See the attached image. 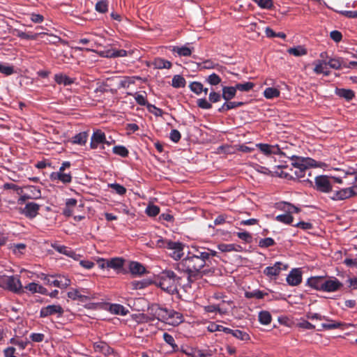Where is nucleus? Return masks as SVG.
<instances>
[{
  "label": "nucleus",
  "mask_w": 357,
  "mask_h": 357,
  "mask_svg": "<svg viewBox=\"0 0 357 357\" xmlns=\"http://www.w3.org/2000/svg\"><path fill=\"white\" fill-rule=\"evenodd\" d=\"M292 165L295 168H306L310 167H316V161L310 158H301L297 156H293Z\"/></svg>",
  "instance_id": "8"
},
{
  "label": "nucleus",
  "mask_w": 357,
  "mask_h": 357,
  "mask_svg": "<svg viewBox=\"0 0 357 357\" xmlns=\"http://www.w3.org/2000/svg\"><path fill=\"white\" fill-rule=\"evenodd\" d=\"M315 188L317 190L328 193L332 191V183L328 176H318L315 178Z\"/></svg>",
  "instance_id": "6"
},
{
  "label": "nucleus",
  "mask_w": 357,
  "mask_h": 357,
  "mask_svg": "<svg viewBox=\"0 0 357 357\" xmlns=\"http://www.w3.org/2000/svg\"><path fill=\"white\" fill-rule=\"evenodd\" d=\"M109 311L114 314L126 315L128 310L120 304H112L109 306Z\"/></svg>",
  "instance_id": "29"
},
{
  "label": "nucleus",
  "mask_w": 357,
  "mask_h": 357,
  "mask_svg": "<svg viewBox=\"0 0 357 357\" xmlns=\"http://www.w3.org/2000/svg\"><path fill=\"white\" fill-rule=\"evenodd\" d=\"M123 260L121 258H114L107 261V267L114 269H119L123 267Z\"/></svg>",
  "instance_id": "33"
},
{
  "label": "nucleus",
  "mask_w": 357,
  "mask_h": 357,
  "mask_svg": "<svg viewBox=\"0 0 357 357\" xmlns=\"http://www.w3.org/2000/svg\"><path fill=\"white\" fill-rule=\"evenodd\" d=\"M337 94L340 97L346 98L347 100H351L354 97V91L350 89H338Z\"/></svg>",
  "instance_id": "40"
},
{
  "label": "nucleus",
  "mask_w": 357,
  "mask_h": 357,
  "mask_svg": "<svg viewBox=\"0 0 357 357\" xmlns=\"http://www.w3.org/2000/svg\"><path fill=\"white\" fill-rule=\"evenodd\" d=\"M236 91L235 86H224L222 88V98L226 101L232 99L235 96Z\"/></svg>",
  "instance_id": "23"
},
{
  "label": "nucleus",
  "mask_w": 357,
  "mask_h": 357,
  "mask_svg": "<svg viewBox=\"0 0 357 357\" xmlns=\"http://www.w3.org/2000/svg\"><path fill=\"white\" fill-rule=\"evenodd\" d=\"M0 73L6 75H10L14 73V68L11 66H5L0 63Z\"/></svg>",
  "instance_id": "55"
},
{
  "label": "nucleus",
  "mask_w": 357,
  "mask_h": 357,
  "mask_svg": "<svg viewBox=\"0 0 357 357\" xmlns=\"http://www.w3.org/2000/svg\"><path fill=\"white\" fill-rule=\"evenodd\" d=\"M327 62V64L333 69H340L343 65L342 59L340 58H330Z\"/></svg>",
  "instance_id": "38"
},
{
  "label": "nucleus",
  "mask_w": 357,
  "mask_h": 357,
  "mask_svg": "<svg viewBox=\"0 0 357 357\" xmlns=\"http://www.w3.org/2000/svg\"><path fill=\"white\" fill-rule=\"evenodd\" d=\"M302 281V275L299 269H293L287 277V282L289 285H298Z\"/></svg>",
  "instance_id": "14"
},
{
  "label": "nucleus",
  "mask_w": 357,
  "mask_h": 357,
  "mask_svg": "<svg viewBox=\"0 0 357 357\" xmlns=\"http://www.w3.org/2000/svg\"><path fill=\"white\" fill-rule=\"evenodd\" d=\"M154 67L158 69H169L172 67V63L162 58H156L153 63Z\"/></svg>",
  "instance_id": "26"
},
{
  "label": "nucleus",
  "mask_w": 357,
  "mask_h": 357,
  "mask_svg": "<svg viewBox=\"0 0 357 357\" xmlns=\"http://www.w3.org/2000/svg\"><path fill=\"white\" fill-rule=\"evenodd\" d=\"M197 105L199 107L204 109H209L212 107L211 103L205 98L198 99Z\"/></svg>",
  "instance_id": "54"
},
{
  "label": "nucleus",
  "mask_w": 357,
  "mask_h": 357,
  "mask_svg": "<svg viewBox=\"0 0 357 357\" xmlns=\"http://www.w3.org/2000/svg\"><path fill=\"white\" fill-rule=\"evenodd\" d=\"M254 86L255 84L252 82H248L236 84L235 89L241 91H249L254 87Z\"/></svg>",
  "instance_id": "43"
},
{
  "label": "nucleus",
  "mask_w": 357,
  "mask_h": 357,
  "mask_svg": "<svg viewBox=\"0 0 357 357\" xmlns=\"http://www.w3.org/2000/svg\"><path fill=\"white\" fill-rule=\"evenodd\" d=\"M15 348L13 347H8L3 350L4 357H17L15 354Z\"/></svg>",
  "instance_id": "63"
},
{
  "label": "nucleus",
  "mask_w": 357,
  "mask_h": 357,
  "mask_svg": "<svg viewBox=\"0 0 357 357\" xmlns=\"http://www.w3.org/2000/svg\"><path fill=\"white\" fill-rule=\"evenodd\" d=\"M180 280L181 278L173 271L165 270L158 275L157 283L162 289L169 293H174L180 283Z\"/></svg>",
  "instance_id": "2"
},
{
  "label": "nucleus",
  "mask_w": 357,
  "mask_h": 357,
  "mask_svg": "<svg viewBox=\"0 0 357 357\" xmlns=\"http://www.w3.org/2000/svg\"><path fill=\"white\" fill-rule=\"evenodd\" d=\"M288 53L296 56L305 55L307 50L303 47L298 45L295 47H291L287 50Z\"/></svg>",
  "instance_id": "35"
},
{
  "label": "nucleus",
  "mask_w": 357,
  "mask_h": 357,
  "mask_svg": "<svg viewBox=\"0 0 357 357\" xmlns=\"http://www.w3.org/2000/svg\"><path fill=\"white\" fill-rule=\"evenodd\" d=\"M172 85L174 88L184 87L185 85V79L179 75H174L172 78Z\"/></svg>",
  "instance_id": "36"
},
{
  "label": "nucleus",
  "mask_w": 357,
  "mask_h": 357,
  "mask_svg": "<svg viewBox=\"0 0 357 357\" xmlns=\"http://www.w3.org/2000/svg\"><path fill=\"white\" fill-rule=\"evenodd\" d=\"M130 271L132 274L142 275L146 270L140 263L132 261L130 264Z\"/></svg>",
  "instance_id": "30"
},
{
  "label": "nucleus",
  "mask_w": 357,
  "mask_h": 357,
  "mask_svg": "<svg viewBox=\"0 0 357 357\" xmlns=\"http://www.w3.org/2000/svg\"><path fill=\"white\" fill-rule=\"evenodd\" d=\"M108 3L107 1L101 0L96 3V10L101 13H105L107 11Z\"/></svg>",
  "instance_id": "46"
},
{
  "label": "nucleus",
  "mask_w": 357,
  "mask_h": 357,
  "mask_svg": "<svg viewBox=\"0 0 357 357\" xmlns=\"http://www.w3.org/2000/svg\"><path fill=\"white\" fill-rule=\"evenodd\" d=\"M192 50L193 47L190 48L186 46H174L172 48V52L177 53L180 56H189L191 55Z\"/></svg>",
  "instance_id": "24"
},
{
  "label": "nucleus",
  "mask_w": 357,
  "mask_h": 357,
  "mask_svg": "<svg viewBox=\"0 0 357 357\" xmlns=\"http://www.w3.org/2000/svg\"><path fill=\"white\" fill-rule=\"evenodd\" d=\"M221 98H222V95H220L219 93H216L213 90H212L208 96L209 102H218L221 100Z\"/></svg>",
  "instance_id": "57"
},
{
  "label": "nucleus",
  "mask_w": 357,
  "mask_h": 357,
  "mask_svg": "<svg viewBox=\"0 0 357 357\" xmlns=\"http://www.w3.org/2000/svg\"><path fill=\"white\" fill-rule=\"evenodd\" d=\"M52 247L58 252L63 254L69 257H71L75 260H78L80 257L79 255L76 254L75 252H74L71 248L66 247L65 245L54 243L52 244Z\"/></svg>",
  "instance_id": "13"
},
{
  "label": "nucleus",
  "mask_w": 357,
  "mask_h": 357,
  "mask_svg": "<svg viewBox=\"0 0 357 357\" xmlns=\"http://www.w3.org/2000/svg\"><path fill=\"white\" fill-rule=\"evenodd\" d=\"M183 321V316L181 313L177 312L174 310H170L169 312V320L167 322L169 324L176 326Z\"/></svg>",
  "instance_id": "22"
},
{
  "label": "nucleus",
  "mask_w": 357,
  "mask_h": 357,
  "mask_svg": "<svg viewBox=\"0 0 357 357\" xmlns=\"http://www.w3.org/2000/svg\"><path fill=\"white\" fill-rule=\"evenodd\" d=\"M265 33L267 37L273 38V37H279L284 39L286 38V34L283 32L275 33L273 29L270 27H266L265 29Z\"/></svg>",
  "instance_id": "44"
},
{
  "label": "nucleus",
  "mask_w": 357,
  "mask_h": 357,
  "mask_svg": "<svg viewBox=\"0 0 357 357\" xmlns=\"http://www.w3.org/2000/svg\"><path fill=\"white\" fill-rule=\"evenodd\" d=\"M275 244V241L272 238H261L259 241V246L261 248H268Z\"/></svg>",
  "instance_id": "51"
},
{
  "label": "nucleus",
  "mask_w": 357,
  "mask_h": 357,
  "mask_svg": "<svg viewBox=\"0 0 357 357\" xmlns=\"http://www.w3.org/2000/svg\"><path fill=\"white\" fill-rule=\"evenodd\" d=\"M88 135L86 132H82L77 134L72 138V143L79 144V145H84L87 140Z\"/></svg>",
  "instance_id": "31"
},
{
  "label": "nucleus",
  "mask_w": 357,
  "mask_h": 357,
  "mask_svg": "<svg viewBox=\"0 0 357 357\" xmlns=\"http://www.w3.org/2000/svg\"><path fill=\"white\" fill-rule=\"evenodd\" d=\"M26 248V245L24 243L13 244L12 246L13 252L16 255H21L23 253Z\"/></svg>",
  "instance_id": "58"
},
{
  "label": "nucleus",
  "mask_w": 357,
  "mask_h": 357,
  "mask_svg": "<svg viewBox=\"0 0 357 357\" xmlns=\"http://www.w3.org/2000/svg\"><path fill=\"white\" fill-rule=\"evenodd\" d=\"M205 310L208 312H218L220 314H226L228 309L221 307L220 305H209L205 307Z\"/></svg>",
  "instance_id": "34"
},
{
  "label": "nucleus",
  "mask_w": 357,
  "mask_h": 357,
  "mask_svg": "<svg viewBox=\"0 0 357 357\" xmlns=\"http://www.w3.org/2000/svg\"><path fill=\"white\" fill-rule=\"evenodd\" d=\"M152 310H154V314L158 320L163 321L169 320L170 310L161 307L159 305H155Z\"/></svg>",
  "instance_id": "15"
},
{
  "label": "nucleus",
  "mask_w": 357,
  "mask_h": 357,
  "mask_svg": "<svg viewBox=\"0 0 357 357\" xmlns=\"http://www.w3.org/2000/svg\"><path fill=\"white\" fill-rule=\"evenodd\" d=\"M189 88L197 95H200L203 91V84L199 82H192L190 84Z\"/></svg>",
  "instance_id": "42"
},
{
  "label": "nucleus",
  "mask_w": 357,
  "mask_h": 357,
  "mask_svg": "<svg viewBox=\"0 0 357 357\" xmlns=\"http://www.w3.org/2000/svg\"><path fill=\"white\" fill-rule=\"evenodd\" d=\"M218 249L223 252H231L235 250V245L222 243L218 245Z\"/></svg>",
  "instance_id": "60"
},
{
  "label": "nucleus",
  "mask_w": 357,
  "mask_h": 357,
  "mask_svg": "<svg viewBox=\"0 0 357 357\" xmlns=\"http://www.w3.org/2000/svg\"><path fill=\"white\" fill-rule=\"evenodd\" d=\"M40 35H46L45 33H27L20 30H15V36L22 38L27 40H36Z\"/></svg>",
  "instance_id": "25"
},
{
  "label": "nucleus",
  "mask_w": 357,
  "mask_h": 357,
  "mask_svg": "<svg viewBox=\"0 0 357 357\" xmlns=\"http://www.w3.org/2000/svg\"><path fill=\"white\" fill-rule=\"evenodd\" d=\"M205 266L206 265L197 256L191 255V252H189L185 257L175 264L176 270L187 274L189 282H192L206 275L207 272L204 269Z\"/></svg>",
  "instance_id": "1"
},
{
  "label": "nucleus",
  "mask_w": 357,
  "mask_h": 357,
  "mask_svg": "<svg viewBox=\"0 0 357 357\" xmlns=\"http://www.w3.org/2000/svg\"><path fill=\"white\" fill-rule=\"evenodd\" d=\"M113 152L115 154L121 155L122 157H126L128 155V149L123 146H115L113 148Z\"/></svg>",
  "instance_id": "49"
},
{
  "label": "nucleus",
  "mask_w": 357,
  "mask_h": 357,
  "mask_svg": "<svg viewBox=\"0 0 357 357\" xmlns=\"http://www.w3.org/2000/svg\"><path fill=\"white\" fill-rule=\"evenodd\" d=\"M147 108H148V109H149V111L150 112H152L153 114H154L157 116H160L163 114L162 109L156 107L155 106H154V105H153L151 104H148L147 105Z\"/></svg>",
  "instance_id": "61"
},
{
  "label": "nucleus",
  "mask_w": 357,
  "mask_h": 357,
  "mask_svg": "<svg viewBox=\"0 0 357 357\" xmlns=\"http://www.w3.org/2000/svg\"><path fill=\"white\" fill-rule=\"evenodd\" d=\"M108 143L106 141L105 134L100 130L95 131L91 136L90 146L92 149H95L100 144Z\"/></svg>",
  "instance_id": "12"
},
{
  "label": "nucleus",
  "mask_w": 357,
  "mask_h": 357,
  "mask_svg": "<svg viewBox=\"0 0 357 357\" xmlns=\"http://www.w3.org/2000/svg\"><path fill=\"white\" fill-rule=\"evenodd\" d=\"M68 298H70L73 300L79 299L80 301H84V298L86 299V298H87L86 296L80 294L79 291L77 289H73L70 291H68Z\"/></svg>",
  "instance_id": "47"
},
{
  "label": "nucleus",
  "mask_w": 357,
  "mask_h": 357,
  "mask_svg": "<svg viewBox=\"0 0 357 357\" xmlns=\"http://www.w3.org/2000/svg\"><path fill=\"white\" fill-rule=\"evenodd\" d=\"M0 287L15 294H22L24 292L19 275H0Z\"/></svg>",
  "instance_id": "3"
},
{
  "label": "nucleus",
  "mask_w": 357,
  "mask_h": 357,
  "mask_svg": "<svg viewBox=\"0 0 357 357\" xmlns=\"http://www.w3.org/2000/svg\"><path fill=\"white\" fill-rule=\"evenodd\" d=\"M314 72L317 74H324L325 75H328L329 72L325 71V66L327 64V62L324 60H319L314 62Z\"/></svg>",
  "instance_id": "28"
},
{
  "label": "nucleus",
  "mask_w": 357,
  "mask_h": 357,
  "mask_svg": "<svg viewBox=\"0 0 357 357\" xmlns=\"http://www.w3.org/2000/svg\"><path fill=\"white\" fill-rule=\"evenodd\" d=\"M257 146L260 151L266 155L278 154L280 152L278 146H273L267 144H257Z\"/></svg>",
  "instance_id": "21"
},
{
  "label": "nucleus",
  "mask_w": 357,
  "mask_h": 357,
  "mask_svg": "<svg viewBox=\"0 0 357 357\" xmlns=\"http://www.w3.org/2000/svg\"><path fill=\"white\" fill-rule=\"evenodd\" d=\"M324 278L322 276L311 277L307 280V284L316 290L322 291Z\"/></svg>",
  "instance_id": "17"
},
{
  "label": "nucleus",
  "mask_w": 357,
  "mask_h": 357,
  "mask_svg": "<svg viewBox=\"0 0 357 357\" xmlns=\"http://www.w3.org/2000/svg\"><path fill=\"white\" fill-rule=\"evenodd\" d=\"M40 206L35 202L27 203L24 208H17L18 211L26 218L33 219L38 214Z\"/></svg>",
  "instance_id": "7"
},
{
  "label": "nucleus",
  "mask_w": 357,
  "mask_h": 357,
  "mask_svg": "<svg viewBox=\"0 0 357 357\" xmlns=\"http://www.w3.org/2000/svg\"><path fill=\"white\" fill-rule=\"evenodd\" d=\"M255 3L258 4L259 6H260L262 8H271L273 3L272 0H252Z\"/></svg>",
  "instance_id": "56"
},
{
  "label": "nucleus",
  "mask_w": 357,
  "mask_h": 357,
  "mask_svg": "<svg viewBox=\"0 0 357 357\" xmlns=\"http://www.w3.org/2000/svg\"><path fill=\"white\" fill-rule=\"evenodd\" d=\"M206 82L210 84L211 85H218V84L220 83L221 82V79L220 77L216 75L215 73H212L211 75H210L207 79H206Z\"/></svg>",
  "instance_id": "53"
},
{
  "label": "nucleus",
  "mask_w": 357,
  "mask_h": 357,
  "mask_svg": "<svg viewBox=\"0 0 357 357\" xmlns=\"http://www.w3.org/2000/svg\"><path fill=\"white\" fill-rule=\"evenodd\" d=\"M146 213L149 216L155 217L160 213V208L155 205H149Z\"/></svg>",
  "instance_id": "48"
},
{
  "label": "nucleus",
  "mask_w": 357,
  "mask_h": 357,
  "mask_svg": "<svg viewBox=\"0 0 357 357\" xmlns=\"http://www.w3.org/2000/svg\"><path fill=\"white\" fill-rule=\"evenodd\" d=\"M52 181L59 180L63 183H70L72 181V176L70 173L53 172L50 175Z\"/></svg>",
  "instance_id": "20"
},
{
  "label": "nucleus",
  "mask_w": 357,
  "mask_h": 357,
  "mask_svg": "<svg viewBox=\"0 0 357 357\" xmlns=\"http://www.w3.org/2000/svg\"><path fill=\"white\" fill-rule=\"evenodd\" d=\"M275 220L278 222L289 225L293 222L294 218L289 213H284L277 215Z\"/></svg>",
  "instance_id": "41"
},
{
  "label": "nucleus",
  "mask_w": 357,
  "mask_h": 357,
  "mask_svg": "<svg viewBox=\"0 0 357 357\" xmlns=\"http://www.w3.org/2000/svg\"><path fill=\"white\" fill-rule=\"evenodd\" d=\"M330 37L335 42L338 43L342 40V35L340 31L335 30L331 32Z\"/></svg>",
  "instance_id": "64"
},
{
  "label": "nucleus",
  "mask_w": 357,
  "mask_h": 357,
  "mask_svg": "<svg viewBox=\"0 0 357 357\" xmlns=\"http://www.w3.org/2000/svg\"><path fill=\"white\" fill-rule=\"evenodd\" d=\"M169 255L175 260H179L183 255V245L180 242L169 241L167 243Z\"/></svg>",
  "instance_id": "5"
},
{
  "label": "nucleus",
  "mask_w": 357,
  "mask_h": 357,
  "mask_svg": "<svg viewBox=\"0 0 357 357\" xmlns=\"http://www.w3.org/2000/svg\"><path fill=\"white\" fill-rule=\"evenodd\" d=\"M63 313V310L59 305H50L46 307H42L40 312V317H46L50 315L58 314L61 316Z\"/></svg>",
  "instance_id": "11"
},
{
  "label": "nucleus",
  "mask_w": 357,
  "mask_h": 357,
  "mask_svg": "<svg viewBox=\"0 0 357 357\" xmlns=\"http://www.w3.org/2000/svg\"><path fill=\"white\" fill-rule=\"evenodd\" d=\"M288 266L280 261H278L272 266H268L264 270V273L268 277L278 276L282 270H287Z\"/></svg>",
  "instance_id": "10"
},
{
  "label": "nucleus",
  "mask_w": 357,
  "mask_h": 357,
  "mask_svg": "<svg viewBox=\"0 0 357 357\" xmlns=\"http://www.w3.org/2000/svg\"><path fill=\"white\" fill-rule=\"evenodd\" d=\"M109 188L114 190L117 194L123 195L126 192V189L123 185L118 183H112L109 185Z\"/></svg>",
  "instance_id": "52"
},
{
  "label": "nucleus",
  "mask_w": 357,
  "mask_h": 357,
  "mask_svg": "<svg viewBox=\"0 0 357 357\" xmlns=\"http://www.w3.org/2000/svg\"><path fill=\"white\" fill-rule=\"evenodd\" d=\"M192 248L194 250V251H191V255L193 256H197V257H199V259L202 261V263L207 266L208 261V254H207V249L197 247H192Z\"/></svg>",
  "instance_id": "18"
},
{
  "label": "nucleus",
  "mask_w": 357,
  "mask_h": 357,
  "mask_svg": "<svg viewBox=\"0 0 357 357\" xmlns=\"http://www.w3.org/2000/svg\"><path fill=\"white\" fill-rule=\"evenodd\" d=\"M181 133L178 130L174 129L170 132V139L174 142H178L181 139Z\"/></svg>",
  "instance_id": "62"
},
{
  "label": "nucleus",
  "mask_w": 357,
  "mask_h": 357,
  "mask_svg": "<svg viewBox=\"0 0 357 357\" xmlns=\"http://www.w3.org/2000/svg\"><path fill=\"white\" fill-rule=\"evenodd\" d=\"M353 196L352 190L351 188H343L340 190L335 191L331 197L333 200H344L350 198Z\"/></svg>",
  "instance_id": "16"
},
{
  "label": "nucleus",
  "mask_w": 357,
  "mask_h": 357,
  "mask_svg": "<svg viewBox=\"0 0 357 357\" xmlns=\"http://www.w3.org/2000/svg\"><path fill=\"white\" fill-rule=\"evenodd\" d=\"M54 80L59 84H63L68 86L73 83V79L63 74H56L54 75Z\"/></svg>",
  "instance_id": "27"
},
{
  "label": "nucleus",
  "mask_w": 357,
  "mask_h": 357,
  "mask_svg": "<svg viewBox=\"0 0 357 357\" xmlns=\"http://www.w3.org/2000/svg\"><path fill=\"white\" fill-rule=\"evenodd\" d=\"M135 100L137 104L142 106H146L149 104L146 101L145 96L142 94L135 93Z\"/></svg>",
  "instance_id": "59"
},
{
  "label": "nucleus",
  "mask_w": 357,
  "mask_h": 357,
  "mask_svg": "<svg viewBox=\"0 0 357 357\" xmlns=\"http://www.w3.org/2000/svg\"><path fill=\"white\" fill-rule=\"evenodd\" d=\"M231 335L241 340H248L250 338L246 332L241 330H234Z\"/></svg>",
  "instance_id": "45"
},
{
  "label": "nucleus",
  "mask_w": 357,
  "mask_h": 357,
  "mask_svg": "<svg viewBox=\"0 0 357 357\" xmlns=\"http://www.w3.org/2000/svg\"><path fill=\"white\" fill-rule=\"evenodd\" d=\"M265 295H267V294L264 293L260 290H255L252 291H246L245 293V296L247 298H256L257 299H261L264 297Z\"/></svg>",
  "instance_id": "39"
},
{
  "label": "nucleus",
  "mask_w": 357,
  "mask_h": 357,
  "mask_svg": "<svg viewBox=\"0 0 357 357\" xmlns=\"http://www.w3.org/2000/svg\"><path fill=\"white\" fill-rule=\"evenodd\" d=\"M38 277L45 281L46 284L54 285L61 289L66 288L70 284V280L65 276L59 275L56 279L52 280L44 273H40Z\"/></svg>",
  "instance_id": "4"
},
{
  "label": "nucleus",
  "mask_w": 357,
  "mask_h": 357,
  "mask_svg": "<svg viewBox=\"0 0 357 357\" xmlns=\"http://www.w3.org/2000/svg\"><path fill=\"white\" fill-rule=\"evenodd\" d=\"M342 285V283L336 278L329 279L324 278L322 291L326 292H334L339 290Z\"/></svg>",
  "instance_id": "9"
},
{
  "label": "nucleus",
  "mask_w": 357,
  "mask_h": 357,
  "mask_svg": "<svg viewBox=\"0 0 357 357\" xmlns=\"http://www.w3.org/2000/svg\"><path fill=\"white\" fill-rule=\"evenodd\" d=\"M163 340L166 343L169 344L173 349L178 348V346L175 344L174 338L173 336L167 333H164Z\"/></svg>",
  "instance_id": "50"
},
{
  "label": "nucleus",
  "mask_w": 357,
  "mask_h": 357,
  "mask_svg": "<svg viewBox=\"0 0 357 357\" xmlns=\"http://www.w3.org/2000/svg\"><path fill=\"white\" fill-rule=\"evenodd\" d=\"M23 288H24V289L28 290L31 294L39 293L43 295L48 294V291L46 288H45L42 285H40L36 282L29 283Z\"/></svg>",
  "instance_id": "19"
},
{
  "label": "nucleus",
  "mask_w": 357,
  "mask_h": 357,
  "mask_svg": "<svg viewBox=\"0 0 357 357\" xmlns=\"http://www.w3.org/2000/svg\"><path fill=\"white\" fill-rule=\"evenodd\" d=\"M264 95L268 99L277 98L280 96V91L275 88H266L264 91Z\"/></svg>",
  "instance_id": "37"
},
{
  "label": "nucleus",
  "mask_w": 357,
  "mask_h": 357,
  "mask_svg": "<svg viewBox=\"0 0 357 357\" xmlns=\"http://www.w3.org/2000/svg\"><path fill=\"white\" fill-rule=\"evenodd\" d=\"M272 320L271 314L269 312L263 310L259 313V321L263 325L271 324Z\"/></svg>",
  "instance_id": "32"
}]
</instances>
